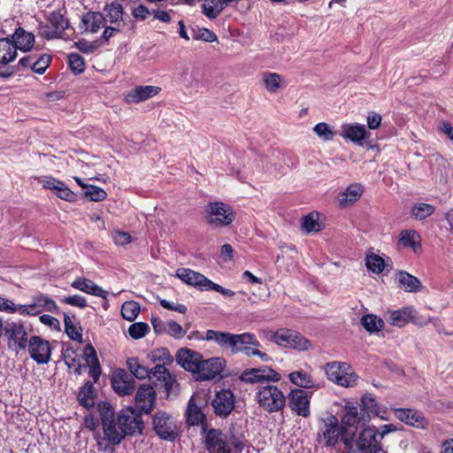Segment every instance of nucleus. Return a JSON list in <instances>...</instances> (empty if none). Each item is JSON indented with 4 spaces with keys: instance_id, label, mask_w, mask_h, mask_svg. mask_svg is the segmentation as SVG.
Instances as JSON below:
<instances>
[{
    "instance_id": "f257e3e1",
    "label": "nucleus",
    "mask_w": 453,
    "mask_h": 453,
    "mask_svg": "<svg viewBox=\"0 0 453 453\" xmlns=\"http://www.w3.org/2000/svg\"><path fill=\"white\" fill-rule=\"evenodd\" d=\"M96 408L100 414L103 434H95L97 449L107 451L119 445L127 435L142 434V419L132 408L121 410L117 415L108 402H99Z\"/></svg>"
},
{
    "instance_id": "f03ea898",
    "label": "nucleus",
    "mask_w": 453,
    "mask_h": 453,
    "mask_svg": "<svg viewBox=\"0 0 453 453\" xmlns=\"http://www.w3.org/2000/svg\"><path fill=\"white\" fill-rule=\"evenodd\" d=\"M204 446L209 453H231V445L235 453H242L249 447L248 441L242 434L236 435L232 432L229 434L215 428L203 429Z\"/></svg>"
},
{
    "instance_id": "7ed1b4c3",
    "label": "nucleus",
    "mask_w": 453,
    "mask_h": 453,
    "mask_svg": "<svg viewBox=\"0 0 453 453\" xmlns=\"http://www.w3.org/2000/svg\"><path fill=\"white\" fill-rule=\"evenodd\" d=\"M205 339L216 342L222 349H229L233 354L238 353V348L242 344H252L255 347H261L255 334L251 333L231 334L207 330Z\"/></svg>"
},
{
    "instance_id": "20e7f679",
    "label": "nucleus",
    "mask_w": 453,
    "mask_h": 453,
    "mask_svg": "<svg viewBox=\"0 0 453 453\" xmlns=\"http://www.w3.org/2000/svg\"><path fill=\"white\" fill-rule=\"evenodd\" d=\"M255 400L258 407L267 413L282 411L287 403V398L283 391L272 384L258 387Z\"/></svg>"
},
{
    "instance_id": "39448f33",
    "label": "nucleus",
    "mask_w": 453,
    "mask_h": 453,
    "mask_svg": "<svg viewBox=\"0 0 453 453\" xmlns=\"http://www.w3.org/2000/svg\"><path fill=\"white\" fill-rule=\"evenodd\" d=\"M265 337L277 345L283 348H290L298 351L308 350L311 342L299 332L280 328L277 331H265Z\"/></svg>"
},
{
    "instance_id": "423d86ee",
    "label": "nucleus",
    "mask_w": 453,
    "mask_h": 453,
    "mask_svg": "<svg viewBox=\"0 0 453 453\" xmlns=\"http://www.w3.org/2000/svg\"><path fill=\"white\" fill-rule=\"evenodd\" d=\"M203 218L205 222L214 228L230 225L235 219L232 207L223 202H211L204 206Z\"/></svg>"
},
{
    "instance_id": "0eeeda50",
    "label": "nucleus",
    "mask_w": 453,
    "mask_h": 453,
    "mask_svg": "<svg viewBox=\"0 0 453 453\" xmlns=\"http://www.w3.org/2000/svg\"><path fill=\"white\" fill-rule=\"evenodd\" d=\"M325 372L327 379L338 386L349 388L357 385L358 376L348 363H327L325 365Z\"/></svg>"
},
{
    "instance_id": "6e6552de",
    "label": "nucleus",
    "mask_w": 453,
    "mask_h": 453,
    "mask_svg": "<svg viewBox=\"0 0 453 453\" xmlns=\"http://www.w3.org/2000/svg\"><path fill=\"white\" fill-rule=\"evenodd\" d=\"M342 433L343 428L340 426L338 418L328 413L320 419L318 441L325 447H334Z\"/></svg>"
},
{
    "instance_id": "1a4fd4ad",
    "label": "nucleus",
    "mask_w": 453,
    "mask_h": 453,
    "mask_svg": "<svg viewBox=\"0 0 453 453\" xmlns=\"http://www.w3.org/2000/svg\"><path fill=\"white\" fill-rule=\"evenodd\" d=\"M239 379L247 384H270L279 382L281 380V375L271 366L264 365L258 368L245 369Z\"/></svg>"
},
{
    "instance_id": "9d476101",
    "label": "nucleus",
    "mask_w": 453,
    "mask_h": 453,
    "mask_svg": "<svg viewBox=\"0 0 453 453\" xmlns=\"http://www.w3.org/2000/svg\"><path fill=\"white\" fill-rule=\"evenodd\" d=\"M4 337L8 347L17 353L25 349L29 342L27 328L20 322H6L4 325Z\"/></svg>"
},
{
    "instance_id": "9b49d317",
    "label": "nucleus",
    "mask_w": 453,
    "mask_h": 453,
    "mask_svg": "<svg viewBox=\"0 0 453 453\" xmlns=\"http://www.w3.org/2000/svg\"><path fill=\"white\" fill-rule=\"evenodd\" d=\"M152 425L156 434L163 440L174 441L178 436L177 422L165 411H157L153 416Z\"/></svg>"
},
{
    "instance_id": "f8f14e48",
    "label": "nucleus",
    "mask_w": 453,
    "mask_h": 453,
    "mask_svg": "<svg viewBox=\"0 0 453 453\" xmlns=\"http://www.w3.org/2000/svg\"><path fill=\"white\" fill-rule=\"evenodd\" d=\"M417 312L412 307H403L400 310L391 311L388 312V321L390 325L402 327L409 322H413L420 326L434 323L438 319L428 318L427 319H419L416 316Z\"/></svg>"
},
{
    "instance_id": "ddd939ff",
    "label": "nucleus",
    "mask_w": 453,
    "mask_h": 453,
    "mask_svg": "<svg viewBox=\"0 0 453 453\" xmlns=\"http://www.w3.org/2000/svg\"><path fill=\"white\" fill-rule=\"evenodd\" d=\"M376 427L368 426L359 433L356 445L358 453H380L382 445L376 437Z\"/></svg>"
},
{
    "instance_id": "4468645a",
    "label": "nucleus",
    "mask_w": 453,
    "mask_h": 453,
    "mask_svg": "<svg viewBox=\"0 0 453 453\" xmlns=\"http://www.w3.org/2000/svg\"><path fill=\"white\" fill-rule=\"evenodd\" d=\"M30 357L41 365L48 364L50 360L51 349L50 342L40 336H31L27 343Z\"/></svg>"
},
{
    "instance_id": "2eb2a0df",
    "label": "nucleus",
    "mask_w": 453,
    "mask_h": 453,
    "mask_svg": "<svg viewBox=\"0 0 453 453\" xmlns=\"http://www.w3.org/2000/svg\"><path fill=\"white\" fill-rule=\"evenodd\" d=\"M311 396V394L301 388L292 389L288 394V406L298 416L307 418L310 416Z\"/></svg>"
},
{
    "instance_id": "dca6fc26",
    "label": "nucleus",
    "mask_w": 453,
    "mask_h": 453,
    "mask_svg": "<svg viewBox=\"0 0 453 453\" xmlns=\"http://www.w3.org/2000/svg\"><path fill=\"white\" fill-rule=\"evenodd\" d=\"M160 91L161 88L157 86H136L124 94L123 100L128 104H140L156 96Z\"/></svg>"
},
{
    "instance_id": "f3484780",
    "label": "nucleus",
    "mask_w": 453,
    "mask_h": 453,
    "mask_svg": "<svg viewBox=\"0 0 453 453\" xmlns=\"http://www.w3.org/2000/svg\"><path fill=\"white\" fill-rule=\"evenodd\" d=\"M212 406L217 416H228L234 407V395L229 389H221L217 392L212 400Z\"/></svg>"
},
{
    "instance_id": "a211bd4d",
    "label": "nucleus",
    "mask_w": 453,
    "mask_h": 453,
    "mask_svg": "<svg viewBox=\"0 0 453 453\" xmlns=\"http://www.w3.org/2000/svg\"><path fill=\"white\" fill-rule=\"evenodd\" d=\"M225 361L220 357H212L207 360L202 358L196 378L200 380L215 379L223 370Z\"/></svg>"
},
{
    "instance_id": "6ab92c4d",
    "label": "nucleus",
    "mask_w": 453,
    "mask_h": 453,
    "mask_svg": "<svg viewBox=\"0 0 453 453\" xmlns=\"http://www.w3.org/2000/svg\"><path fill=\"white\" fill-rule=\"evenodd\" d=\"M176 276L183 282L202 291L210 290L211 280L198 272L189 268H180L176 271Z\"/></svg>"
},
{
    "instance_id": "aec40b11",
    "label": "nucleus",
    "mask_w": 453,
    "mask_h": 453,
    "mask_svg": "<svg viewBox=\"0 0 453 453\" xmlns=\"http://www.w3.org/2000/svg\"><path fill=\"white\" fill-rule=\"evenodd\" d=\"M394 414L400 421L417 428H425L428 424L422 412L414 409H395Z\"/></svg>"
},
{
    "instance_id": "412c9836",
    "label": "nucleus",
    "mask_w": 453,
    "mask_h": 453,
    "mask_svg": "<svg viewBox=\"0 0 453 453\" xmlns=\"http://www.w3.org/2000/svg\"><path fill=\"white\" fill-rule=\"evenodd\" d=\"M370 133L366 130L365 125L358 123H344L341 127V136L345 140L357 144L367 139Z\"/></svg>"
},
{
    "instance_id": "4be33fe9",
    "label": "nucleus",
    "mask_w": 453,
    "mask_h": 453,
    "mask_svg": "<svg viewBox=\"0 0 453 453\" xmlns=\"http://www.w3.org/2000/svg\"><path fill=\"white\" fill-rule=\"evenodd\" d=\"M156 392L152 386L142 385L139 387L135 395V404L141 411L149 413L154 407Z\"/></svg>"
},
{
    "instance_id": "5701e85b",
    "label": "nucleus",
    "mask_w": 453,
    "mask_h": 453,
    "mask_svg": "<svg viewBox=\"0 0 453 453\" xmlns=\"http://www.w3.org/2000/svg\"><path fill=\"white\" fill-rule=\"evenodd\" d=\"M203 357L193 350L181 349L176 354L178 364L186 371L196 373L199 370V365Z\"/></svg>"
},
{
    "instance_id": "b1692460",
    "label": "nucleus",
    "mask_w": 453,
    "mask_h": 453,
    "mask_svg": "<svg viewBox=\"0 0 453 453\" xmlns=\"http://www.w3.org/2000/svg\"><path fill=\"white\" fill-rule=\"evenodd\" d=\"M71 286L73 288L81 290L88 295L103 298L105 301L104 308L107 309L108 292L100 286L96 285L91 280L86 278H77L71 283Z\"/></svg>"
},
{
    "instance_id": "393cba45",
    "label": "nucleus",
    "mask_w": 453,
    "mask_h": 453,
    "mask_svg": "<svg viewBox=\"0 0 453 453\" xmlns=\"http://www.w3.org/2000/svg\"><path fill=\"white\" fill-rule=\"evenodd\" d=\"M44 188L50 189L56 195L65 201L72 202L75 198L74 193L61 180L52 177H46L41 180Z\"/></svg>"
},
{
    "instance_id": "a878e982",
    "label": "nucleus",
    "mask_w": 453,
    "mask_h": 453,
    "mask_svg": "<svg viewBox=\"0 0 453 453\" xmlns=\"http://www.w3.org/2000/svg\"><path fill=\"white\" fill-rule=\"evenodd\" d=\"M111 384L115 392L120 395H129L135 388L134 379L123 371L113 376Z\"/></svg>"
},
{
    "instance_id": "bb28decb",
    "label": "nucleus",
    "mask_w": 453,
    "mask_h": 453,
    "mask_svg": "<svg viewBox=\"0 0 453 453\" xmlns=\"http://www.w3.org/2000/svg\"><path fill=\"white\" fill-rule=\"evenodd\" d=\"M365 188L360 183H351L338 195V202L342 207H348L360 199Z\"/></svg>"
},
{
    "instance_id": "cd10ccee",
    "label": "nucleus",
    "mask_w": 453,
    "mask_h": 453,
    "mask_svg": "<svg viewBox=\"0 0 453 453\" xmlns=\"http://www.w3.org/2000/svg\"><path fill=\"white\" fill-rule=\"evenodd\" d=\"M201 403L202 399L198 396L193 395L189 399L186 412L187 422L188 425L198 426L203 423L205 415L202 411Z\"/></svg>"
},
{
    "instance_id": "c85d7f7f",
    "label": "nucleus",
    "mask_w": 453,
    "mask_h": 453,
    "mask_svg": "<svg viewBox=\"0 0 453 453\" xmlns=\"http://www.w3.org/2000/svg\"><path fill=\"white\" fill-rule=\"evenodd\" d=\"M150 379L155 380L157 385L165 388L167 394L171 391L174 383V378L171 375L169 371L166 369V365H155L150 370Z\"/></svg>"
},
{
    "instance_id": "c756f323",
    "label": "nucleus",
    "mask_w": 453,
    "mask_h": 453,
    "mask_svg": "<svg viewBox=\"0 0 453 453\" xmlns=\"http://www.w3.org/2000/svg\"><path fill=\"white\" fill-rule=\"evenodd\" d=\"M15 47V51L20 50L24 52L29 51L35 44L34 34L19 27L15 30L11 40Z\"/></svg>"
},
{
    "instance_id": "7c9ffc66",
    "label": "nucleus",
    "mask_w": 453,
    "mask_h": 453,
    "mask_svg": "<svg viewBox=\"0 0 453 453\" xmlns=\"http://www.w3.org/2000/svg\"><path fill=\"white\" fill-rule=\"evenodd\" d=\"M83 357L89 367L88 373L96 382L101 375V366L96 357V352L91 344H88L83 350Z\"/></svg>"
},
{
    "instance_id": "2f4dec72",
    "label": "nucleus",
    "mask_w": 453,
    "mask_h": 453,
    "mask_svg": "<svg viewBox=\"0 0 453 453\" xmlns=\"http://www.w3.org/2000/svg\"><path fill=\"white\" fill-rule=\"evenodd\" d=\"M396 281L398 287L406 292H418L422 288L420 280L405 271L397 273Z\"/></svg>"
},
{
    "instance_id": "473e14b6",
    "label": "nucleus",
    "mask_w": 453,
    "mask_h": 453,
    "mask_svg": "<svg viewBox=\"0 0 453 453\" xmlns=\"http://www.w3.org/2000/svg\"><path fill=\"white\" fill-rule=\"evenodd\" d=\"M104 17L101 12H89L83 15L81 23L85 32L97 33L104 26Z\"/></svg>"
},
{
    "instance_id": "72a5a7b5",
    "label": "nucleus",
    "mask_w": 453,
    "mask_h": 453,
    "mask_svg": "<svg viewBox=\"0 0 453 453\" xmlns=\"http://www.w3.org/2000/svg\"><path fill=\"white\" fill-rule=\"evenodd\" d=\"M104 21H109L111 24L120 26L123 24V6L122 4L112 2L106 4L103 9Z\"/></svg>"
},
{
    "instance_id": "f704fd0d",
    "label": "nucleus",
    "mask_w": 453,
    "mask_h": 453,
    "mask_svg": "<svg viewBox=\"0 0 453 453\" xmlns=\"http://www.w3.org/2000/svg\"><path fill=\"white\" fill-rule=\"evenodd\" d=\"M366 421L365 411L357 406H346L342 422L346 426H357L361 422Z\"/></svg>"
},
{
    "instance_id": "c9c22d12",
    "label": "nucleus",
    "mask_w": 453,
    "mask_h": 453,
    "mask_svg": "<svg viewBox=\"0 0 453 453\" xmlns=\"http://www.w3.org/2000/svg\"><path fill=\"white\" fill-rule=\"evenodd\" d=\"M262 81L265 90L271 94L277 93L286 85L284 78L277 73H264Z\"/></svg>"
},
{
    "instance_id": "e433bc0d",
    "label": "nucleus",
    "mask_w": 453,
    "mask_h": 453,
    "mask_svg": "<svg viewBox=\"0 0 453 453\" xmlns=\"http://www.w3.org/2000/svg\"><path fill=\"white\" fill-rule=\"evenodd\" d=\"M399 242L404 248H411L415 252L421 247V239L415 230H403L399 234Z\"/></svg>"
},
{
    "instance_id": "4c0bfd02",
    "label": "nucleus",
    "mask_w": 453,
    "mask_h": 453,
    "mask_svg": "<svg viewBox=\"0 0 453 453\" xmlns=\"http://www.w3.org/2000/svg\"><path fill=\"white\" fill-rule=\"evenodd\" d=\"M17 58L15 47L10 38L0 39V64L7 65Z\"/></svg>"
},
{
    "instance_id": "58836bf2",
    "label": "nucleus",
    "mask_w": 453,
    "mask_h": 453,
    "mask_svg": "<svg viewBox=\"0 0 453 453\" xmlns=\"http://www.w3.org/2000/svg\"><path fill=\"white\" fill-rule=\"evenodd\" d=\"M149 359L156 365H169L173 362V357L166 348H158L148 354Z\"/></svg>"
},
{
    "instance_id": "ea45409f",
    "label": "nucleus",
    "mask_w": 453,
    "mask_h": 453,
    "mask_svg": "<svg viewBox=\"0 0 453 453\" xmlns=\"http://www.w3.org/2000/svg\"><path fill=\"white\" fill-rule=\"evenodd\" d=\"M289 380L302 388H312L315 384L311 376L304 371H296L288 374Z\"/></svg>"
},
{
    "instance_id": "a19ab883",
    "label": "nucleus",
    "mask_w": 453,
    "mask_h": 453,
    "mask_svg": "<svg viewBox=\"0 0 453 453\" xmlns=\"http://www.w3.org/2000/svg\"><path fill=\"white\" fill-rule=\"evenodd\" d=\"M63 358L69 368H73L74 372L81 374L82 366L80 364L79 357L73 348L66 345L63 349Z\"/></svg>"
},
{
    "instance_id": "79ce46f5",
    "label": "nucleus",
    "mask_w": 453,
    "mask_h": 453,
    "mask_svg": "<svg viewBox=\"0 0 453 453\" xmlns=\"http://www.w3.org/2000/svg\"><path fill=\"white\" fill-rule=\"evenodd\" d=\"M302 228L306 233L319 232L323 229V224L319 221L318 212H311L302 219Z\"/></svg>"
},
{
    "instance_id": "37998d69",
    "label": "nucleus",
    "mask_w": 453,
    "mask_h": 453,
    "mask_svg": "<svg viewBox=\"0 0 453 453\" xmlns=\"http://www.w3.org/2000/svg\"><path fill=\"white\" fill-rule=\"evenodd\" d=\"M385 260L379 255L369 252L365 257V266L373 273L380 274L385 269Z\"/></svg>"
},
{
    "instance_id": "c03bdc74",
    "label": "nucleus",
    "mask_w": 453,
    "mask_h": 453,
    "mask_svg": "<svg viewBox=\"0 0 453 453\" xmlns=\"http://www.w3.org/2000/svg\"><path fill=\"white\" fill-rule=\"evenodd\" d=\"M361 324L370 333H377L383 329L384 321L376 315L366 314L362 317Z\"/></svg>"
},
{
    "instance_id": "a18cd8bd",
    "label": "nucleus",
    "mask_w": 453,
    "mask_h": 453,
    "mask_svg": "<svg viewBox=\"0 0 453 453\" xmlns=\"http://www.w3.org/2000/svg\"><path fill=\"white\" fill-rule=\"evenodd\" d=\"M127 366L129 372L137 379L143 380L150 377V370L141 365L138 358L129 357L127 360Z\"/></svg>"
},
{
    "instance_id": "49530a36",
    "label": "nucleus",
    "mask_w": 453,
    "mask_h": 453,
    "mask_svg": "<svg viewBox=\"0 0 453 453\" xmlns=\"http://www.w3.org/2000/svg\"><path fill=\"white\" fill-rule=\"evenodd\" d=\"M78 400L80 403L87 409L94 406L95 402L93 384L90 381H87L80 389L78 394Z\"/></svg>"
},
{
    "instance_id": "de8ad7c7",
    "label": "nucleus",
    "mask_w": 453,
    "mask_h": 453,
    "mask_svg": "<svg viewBox=\"0 0 453 453\" xmlns=\"http://www.w3.org/2000/svg\"><path fill=\"white\" fill-rule=\"evenodd\" d=\"M49 23L59 36L69 27L68 20L60 13L53 12L49 17Z\"/></svg>"
},
{
    "instance_id": "09e8293b",
    "label": "nucleus",
    "mask_w": 453,
    "mask_h": 453,
    "mask_svg": "<svg viewBox=\"0 0 453 453\" xmlns=\"http://www.w3.org/2000/svg\"><path fill=\"white\" fill-rule=\"evenodd\" d=\"M203 13L210 19H216L224 10L222 4H219L217 0H204L202 4Z\"/></svg>"
},
{
    "instance_id": "8fccbe9b",
    "label": "nucleus",
    "mask_w": 453,
    "mask_h": 453,
    "mask_svg": "<svg viewBox=\"0 0 453 453\" xmlns=\"http://www.w3.org/2000/svg\"><path fill=\"white\" fill-rule=\"evenodd\" d=\"M140 312V304L134 301H127L122 304L121 315L128 320L133 321L136 319Z\"/></svg>"
},
{
    "instance_id": "3c124183",
    "label": "nucleus",
    "mask_w": 453,
    "mask_h": 453,
    "mask_svg": "<svg viewBox=\"0 0 453 453\" xmlns=\"http://www.w3.org/2000/svg\"><path fill=\"white\" fill-rule=\"evenodd\" d=\"M259 348L252 344H242L238 348V353L242 352L249 357L257 356L265 362L270 361L272 358L265 351L260 350Z\"/></svg>"
},
{
    "instance_id": "603ef678",
    "label": "nucleus",
    "mask_w": 453,
    "mask_h": 453,
    "mask_svg": "<svg viewBox=\"0 0 453 453\" xmlns=\"http://www.w3.org/2000/svg\"><path fill=\"white\" fill-rule=\"evenodd\" d=\"M313 132L324 142L332 141L335 135V132L326 122H320L313 127Z\"/></svg>"
},
{
    "instance_id": "864d4df0",
    "label": "nucleus",
    "mask_w": 453,
    "mask_h": 453,
    "mask_svg": "<svg viewBox=\"0 0 453 453\" xmlns=\"http://www.w3.org/2000/svg\"><path fill=\"white\" fill-rule=\"evenodd\" d=\"M434 211V208L433 205L431 204H428V203H416L412 210H411V213L413 215V217L416 219H424L426 218H427L428 216L432 215Z\"/></svg>"
},
{
    "instance_id": "5fc2aeb1",
    "label": "nucleus",
    "mask_w": 453,
    "mask_h": 453,
    "mask_svg": "<svg viewBox=\"0 0 453 453\" xmlns=\"http://www.w3.org/2000/svg\"><path fill=\"white\" fill-rule=\"evenodd\" d=\"M34 301L36 303L39 309H42V311H47L54 312L55 311L58 310L57 303L52 299L48 297L47 296L41 294L39 296H36L34 298Z\"/></svg>"
},
{
    "instance_id": "6e6d98bb",
    "label": "nucleus",
    "mask_w": 453,
    "mask_h": 453,
    "mask_svg": "<svg viewBox=\"0 0 453 453\" xmlns=\"http://www.w3.org/2000/svg\"><path fill=\"white\" fill-rule=\"evenodd\" d=\"M69 66L74 73H81L85 70L84 58L78 53H71L68 56Z\"/></svg>"
},
{
    "instance_id": "4d7b16f0",
    "label": "nucleus",
    "mask_w": 453,
    "mask_h": 453,
    "mask_svg": "<svg viewBox=\"0 0 453 453\" xmlns=\"http://www.w3.org/2000/svg\"><path fill=\"white\" fill-rule=\"evenodd\" d=\"M85 196L91 201L100 202L105 199L106 192L96 186L88 185L85 189Z\"/></svg>"
},
{
    "instance_id": "13d9d810",
    "label": "nucleus",
    "mask_w": 453,
    "mask_h": 453,
    "mask_svg": "<svg viewBox=\"0 0 453 453\" xmlns=\"http://www.w3.org/2000/svg\"><path fill=\"white\" fill-rule=\"evenodd\" d=\"M50 59L51 58L50 55H42L38 59L33 62V65H31V70L39 74L44 73L50 63Z\"/></svg>"
},
{
    "instance_id": "bf43d9fd",
    "label": "nucleus",
    "mask_w": 453,
    "mask_h": 453,
    "mask_svg": "<svg viewBox=\"0 0 453 453\" xmlns=\"http://www.w3.org/2000/svg\"><path fill=\"white\" fill-rule=\"evenodd\" d=\"M65 333L73 341L81 342L82 335L80 332V328L75 326L69 317L65 318Z\"/></svg>"
},
{
    "instance_id": "052dcab7",
    "label": "nucleus",
    "mask_w": 453,
    "mask_h": 453,
    "mask_svg": "<svg viewBox=\"0 0 453 453\" xmlns=\"http://www.w3.org/2000/svg\"><path fill=\"white\" fill-rule=\"evenodd\" d=\"M149 331V326L146 323H134L128 328L129 335L134 339L142 338Z\"/></svg>"
},
{
    "instance_id": "680f3d73",
    "label": "nucleus",
    "mask_w": 453,
    "mask_h": 453,
    "mask_svg": "<svg viewBox=\"0 0 453 453\" xmlns=\"http://www.w3.org/2000/svg\"><path fill=\"white\" fill-rule=\"evenodd\" d=\"M193 38L195 40H203L208 42H213L217 41V35L211 30L208 28H198L194 32Z\"/></svg>"
},
{
    "instance_id": "e2e57ef3",
    "label": "nucleus",
    "mask_w": 453,
    "mask_h": 453,
    "mask_svg": "<svg viewBox=\"0 0 453 453\" xmlns=\"http://www.w3.org/2000/svg\"><path fill=\"white\" fill-rule=\"evenodd\" d=\"M61 303L81 309H83L88 305L86 298L79 295L65 296L61 299Z\"/></svg>"
},
{
    "instance_id": "0e129e2a",
    "label": "nucleus",
    "mask_w": 453,
    "mask_h": 453,
    "mask_svg": "<svg viewBox=\"0 0 453 453\" xmlns=\"http://www.w3.org/2000/svg\"><path fill=\"white\" fill-rule=\"evenodd\" d=\"M165 331L171 336H173L176 339H180L186 334V331L182 328V326L179 323H177L173 320H170L167 323Z\"/></svg>"
},
{
    "instance_id": "69168bd1",
    "label": "nucleus",
    "mask_w": 453,
    "mask_h": 453,
    "mask_svg": "<svg viewBox=\"0 0 453 453\" xmlns=\"http://www.w3.org/2000/svg\"><path fill=\"white\" fill-rule=\"evenodd\" d=\"M19 314L21 315H38L42 312V309H39L36 303L33 300V303L28 305H19L16 307Z\"/></svg>"
},
{
    "instance_id": "338daca9",
    "label": "nucleus",
    "mask_w": 453,
    "mask_h": 453,
    "mask_svg": "<svg viewBox=\"0 0 453 453\" xmlns=\"http://www.w3.org/2000/svg\"><path fill=\"white\" fill-rule=\"evenodd\" d=\"M111 237L115 244L126 245L131 242V236L127 232L115 230L111 233Z\"/></svg>"
},
{
    "instance_id": "774afa93",
    "label": "nucleus",
    "mask_w": 453,
    "mask_h": 453,
    "mask_svg": "<svg viewBox=\"0 0 453 453\" xmlns=\"http://www.w3.org/2000/svg\"><path fill=\"white\" fill-rule=\"evenodd\" d=\"M381 116L374 111L369 112L367 116V126L370 129L374 130L380 127L381 124Z\"/></svg>"
}]
</instances>
